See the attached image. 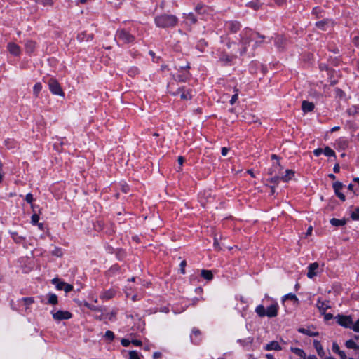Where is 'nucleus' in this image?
<instances>
[{
	"label": "nucleus",
	"mask_w": 359,
	"mask_h": 359,
	"mask_svg": "<svg viewBox=\"0 0 359 359\" xmlns=\"http://www.w3.org/2000/svg\"><path fill=\"white\" fill-rule=\"evenodd\" d=\"M265 38L264 36L260 35L259 33H250V30H245L241 35L240 55H243L247 50V45L250 41H255L254 47H257Z\"/></svg>",
	"instance_id": "nucleus-1"
},
{
	"label": "nucleus",
	"mask_w": 359,
	"mask_h": 359,
	"mask_svg": "<svg viewBox=\"0 0 359 359\" xmlns=\"http://www.w3.org/2000/svg\"><path fill=\"white\" fill-rule=\"evenodd\" d=\"M178 22V18L171 14H162L155 18V23L161 28L174 27Z\"/></svg>",
	"instance_id": "nucleus-2"
},
{
	"label": "nucleus",
	"mask_w": 359,
	"mask_h": 359,
	"mask_svg": "<svg viewBox=\"0 0 359 359\" xmlns=\"http://www.w3.org/2000/svg\"><path fill=\"white\" fill-rule=\"evenodd\" d=\"M278 306L273 304L269 306L266 310L263 305H259L255 309V312L259 317L268 316L269 318L276 317L278 314Z\"/></svg>",
	"instance_id": "nucleus-3"
},
{
	"label": "nucleus",
	"mask_w": 359,
	"mask_h": 359,
	"mask_svg": "<svg viewBox=\"0 0 359 359\" xmlns=\"http://www.w3.org/2000/svg\"><path fill=\"white\" fill-rule=\"evenodd\" d=\"M48 86L50 92L56 95H59L61 97L65 96V93L58 83V81L55 79H50L48 81Z\"/></svg>",
	"instance_id": "nucleus-4"
},
{
	"label": "nucleus",
	"mask_w": 359,
	"mask_h": 359,
	"mask_svg": "<svg viewBox=\"0 0 359 359\" xmlns=\"http://www.w3.org/2000/svg\"><path fill=\"white\" fill-rule=\"evenodd\" d=\"M116 37L126 43H132L135 40V36L125 29H118Z\"/></svg>",
	"instance_id": "nucleus-5"
},
{
	"label": "nucleus",
	"mask_w": 359,
	"mask_h": 359,
	"mask_svg": "<svg viewBox=\"0 0 359 359\" xmlns=\"http://www.w3.org/2000/svg\"><path fill=\"white\" fill-rule=\"evenodd\" d=\"M337 323L346 328L352 329L353 320L350 316L338 315L337 316Z\"/></svg>",
	"instance_id": "nucleus-6"
},
{
	"label": "nucleus",
	"mask_w": 359,
	"mask_h": 359,
	"mask_svg": "<svg viewBox=\"0 0 359 359\" xmlns=\"http://www.w3.org/2000/svg\"><path fill=\"white\" fill-rule=\"evenodd\" d=\"M53 319L56 320H67L72 318V313L67 311H57L52 313Z\"/></svg>",
	"instance_id": "nucleus-7"
},
{
	"label": "nucleus",
	"mask_w": 359,
	"mask_h": 359,
	"mask_svg": "<svg viewBox=\"0 0 359 359\" xmlns=\"http://www.w3.org/2000/svg\"><path fill=\"white\" fill-rule=\"evenodd\" d=\"M225 27L232 33H236L240 29L241 24L237 21H229L226 23Z\"/></svg>",
	"instance_id": "nucleus-8"
},
{
	"label": "nucleus",
	"mask_w": 359,
	"mask_h": 359,
	"mask_svg": "<svg viewBox=\"0 0 359 359\" xmlns=\"http://www.w3.org/2000/svg\"><path fill=\"white\" fill-rule=\"evenodd\" d=\"M8 51L15 56H18L20 54V48L15 43H8L7 45Z\"/></svg>",
	"instance_id": "nucleus-9"
},
{
	"label": "nucleus",
	"mask_w": 359,
	"mask_h": 359,
	"mask_svg": "<svg viewBox=\"0 0 359 359\" xmlns=\"http://www.w3.org/2000/svg\"><path fill=\"white\" fill-rule=\"evenodd\" d=\"M319 268V264L317 262L311 264L308 267L307 276L309 278H313L318 273L317 270Z\"/></svg>",
	"instance_id": "nucleus-10"
},
{
	"label": "nucleus",
	"mask_w": 359,
	"mask_h": 359,
	"mask_svg": "<svg viewBox=\"0 0 359 359\" xmlns=\"http://www.w3.org/2000/svg\"><path fill=\"white\" fill-rule=\"evenodd\" d=\"M343 184L340 182H336L333 184V189L334 190V192L336 195L343 201H345L346 197L345 196L340 192V190L342 189Z\"/></svg>",
	"instance_id": "nucleus-11"
},
{
	"label": "nucleus",
	"mask_w": 359,
	"mask_h": 359,
	"mask_svg": "<svg viewBox=\"0 0 359 359\" xmlns=\"http://www.w3.org/2000/svg\"><path fill=\"white\" fill-rule=\"evenodd\" d=\"M264 350L266 351H280L282 347L279 344V343L276 341H272L270 343L267 344L264 347Z\"/></svg>",
	"instance_id": "nucleus-12"
},
{
	"label": "nucleus",
	"mask_w": 359,
	"mask_h": 359,
	"mask_svg": "<svg viewBox=\"0 0 359 359\" xmlns=\"http://www.w3.org/2000/svg\"><path fill=\"white\" fill-rule=\"evenodd\" d=\"M316 306L320 310V312L325 313V311L330 308L328 302H323L320 299H318L316 303Z\"/></svg>",
	"instance_id": "nucleus-13"
},
{
	"label": "nucleus",
	"mask_w": 359,
	"mask_h": 359,
	"mask_svg": "<svg viewBox=\"0 0 359 359\" xmlns=\"http://www.w3.org/2000/svg\"><path fill=\"white\" fill-rule=\"evenodd\" d=\"M302 108L304 112H310L313 110L314 104L312 102L304 100L302 102Z\"/></svg>",
	"instance_id": "nucleus-14"
},
{
	"label": "nucleus",
	"mask_w": 359,
	"mask_h": 359,
	"mask_svg": "<svg viewBox=\"0 0 359 359\" xmlns=\"http://www.w3.org/2000/svg\"><path fill=\"white\" fill-rule=\"evenodd\" d=\"M183 90H184L183 88H180L177 90V91L176 93H173L172 95H177L180 94V93H182L181 95H180L181 99H182V100H190L191 98V95L189 91L184 92Z\"/></svg>",
	"instance_id": "nucleus-15"
},
{
	"label": "nucleus",
	"mask_w": 359,
	"mask_h": 359,
	"mask_svg": "<svg viewBox=\"0 0 359 359\" xmlns=\"http://www.w3.org/2000/svg\"><path fill=\"white\" fill-rule=\"evenodd\" d=\"M298 332L304 334H306L310 337H316L318 336L319 333L318 332L312 331L310 328H299Z\"/></svg>",
	"instance_id": "nucleus-16"
},
{
	"label": "nucleus",
	"mask_w": 359,
	"mask_h": 359,
	"mask_svg": "<svg viewBox=\"0 0 359 359\" xmlns=\"http://www.w3.org/2000/svg\"><path fill=\"white\" fill-rule=\"evenodd\" d=\"M25 46L26 52L28 53H32L35 49L36 43L32 40H27Z\"/></svg>",
	"instance_id": "nucleus-17"
},
{
	"label": "nucleus",
	"mask_w": 359,
	"mask_h": 359,
	"mask_svg": "<svg viewBox=\"0 0 359 359\" xmlns=\"http://www.w3.org/2000/svg\"><path fill=\"white\" fill-rule=\"evenodd\" d=\"M313 346L318 354L319 356L322 357L325 355V351L323 348L322 345L320 344V341L318 340L313 341Z\"/></svg>",
	"instance_id": "nucleus-18"
},
{
	"label": "nucleus",
	"mask_w": 359,
	"mask_h": 359,
	"mask_svg": "<svg viewBox=\"0 0 359 359\" xmlns=\"http://www.w3.org/2000/svg\"><path fill=\"white\" fill-rule=\"evenodd\" d=\"M11 236L16 243H23L25 240V236L19 235L17 232H11Z\"/></svg>",
	"instance_id": "nucleus-19"
},
{
	"label": "nucleus",
	"mask_w": 359,
	"mask_h": 359,
	"mask_svg": "<svg viewBox=\"0 0 359 359\" xmlns=\"http://www.w3.org/2000/svg\"><path fill=\"white\" fill-rule=\"evenodd\" d=\"M294 171L292 170H287L285 171V175L281 177V180H283L285 182H288L289 180H292V178L294 175Z\"/></svg>",
	"instance_id": "nucleus-20"
},
{
	"label": "nucleus",
	"mask_w": 359,
	"mask_h": 359,
	"mask_svg": "<svg viewBox=\"0 0 359 359\" xmlns=\"http://www.w3.org/2000/svg\"><path fill=\"white\" fill-rule=\"evenodd\" d=\"M233 57L229 56L226 53H222L219 57L221 62H224V65H230L232 61Z\"/></svg>",
	"instance_id": "nucleus-21"
},
{
	"label": "nucleus",
	"mask_w": 359,
	"mask_h": 359,
	"mask_svg": "<svg viewBox=\"0 0 359 359\" xmlns=\"http://www.w3.org/2000/svg\"><path fill=\"white\" fill-rule=\"evenodd\" d=\"M201 275L203 278L208 280H210L213 278L212 271L209 270L203 269L201 272Z\"/></svg>",
	"instance_id": "nucleus-22"
},
{
	"label": "nucleus",
	"mask_w": 359,
	"mask_h": 359,
	"mask_svg": "<svg viewBox=\"0 0 359 359\" xmlns=\"http://www.w3.org/2000/svg\"><path fill=\"white\" fill-rule=\"evenodd\" d=\"M330 224L334 226H341L346 224V220L332 218L330 219Z\"/></svg>",
	"instance_id": "nucleus-23"
},
{
	"label": "nucleus",
	"mask_w": 359,
	"mask_h": 359,
	"mask_svg": "<svg viewBox=\"0 0 359 359\" xmlns=\"http://www.w3.org/2000/svg\"><path fill=\"white\" fill-rule=\"evenodd\" d=\"M115 295V291L113 290H109L107 291L104 292L102 295L101 298L109 299L112 298Z\"/></svg>",
	"instance_id": "nucleus-24"
},
{
	"label": "nucleus",
	"mask_w": 359,
	"mask_h": 359,
	"mask_svg": "<svg viewBox=\"0 0 359 359\" xmlns=\"http://www.w3.org/2000/svg\"><path fill=\"white\" fill-rule=\"evenodd\" d=\"M285 43V39L283 36H277L275 39V43L278 48L280 49L283 47L284 43Z\"/></svg>",
	"instance_id": "nucleus-25"
},
{
	"label": "nucleus",
	"mask_w": 359,
	"mask_h": 359,
	"mask_svg": "<svg viewBox=\"0 0 359 359\" xmlns=\"http://www.w3.org/2000/svg\"><path fill=\"white\" fill-rule=\"evenodd\" d=\"M346 346L348 348H351V349H355V350L359 349V345L357 344L353 339L346 341Z\"/></svg>",
	"instance_id": "nucleus-26"
},
{
	"label": "nucleus",
	"mask_w": 359,
	"mask_h": 359,
	"mask_svg": "<svg viewBox=\"0 0 359 359\" xmlns=\"http://www.w3.org/2000/svg\"><path fill=\"white\" fill-rule=\"evenodd\" d=\"M247 6L257 10L260 7V4L258 0H252L247 4Z\"/></svg>",
	"instance_id": "nucleus-27"
},
{
	"label": "nucleus",
	"mask_w": 359,
	"mask_h": 359,
	"mask_svg": "<svg viewBox=\"0 0 359 359\" xmlns=\"http://www.w3.org/2000/svg\"><path fill=\"white\" fill-rule=\"evenodd\" d=\"M329 20L327 19V20H321V21H318L316 23V26L322 29V30H324L325 29V26L327 25Z\"/></svg>",
	"instance_id": "nucleus-28"
},
{
	"label": "nucleus",
	"mask_w": 359,
	"mask_h": 359,
	"mask_svg": "<svg viewBox=\"0 0 359 359\" xmlns=\"http://www.w3.org/2000/svg\"><path fill=\"white\" fill-rule=\"evenodd\" d=\"M52 283L55 285L57 290H62L64 287L65 283L60 282L58 278H54Z\"/></svg>",
	"instance_id": "nucleus-29"
},
{
	"label": "nucleus",
	"mask_w": 359,
	"mask_h": 359,
	"mask_svg": "<svg viewBox=\"0 0 359 359\" xmlns=\"http://www.w3.org/2000/svg\"><path fill=\"white\" fill-rule=\"evenodd\" d=\"M57 297L55 294H50L48 297V302L50 304H57Z\"/></svg>",
	"instance_id": "nucleus-30"
},
{
	"label": "nucleus",
	"mask_w": 359,
	"mask_h": 359,
	"mask_svg": "<svg viewBox=\"0 0 359 359\" xmlns=\"http://www.w3.org/2000/svg\"><path fill=\"white\" fill-rule=\"evenodd\" d=\"M189 78V73L187 72L186 73L183 74H180L177 76L176 80H178L179 81L184 82Z\"/></svg>",
	"instance_id": "nucleus-31"
},
{
	"label": "nucleus",
	"mask_w": 359,
	"mask_h": 359,
	"mask_svg": "<svg viewBox=\"0 0 359 359\" xmlns=\"http://www.w3.org/2000/svg\"><path fill=\"white\" fill-rule=\"evenodd\" d=\"M323 153L327 156H335L334 151L331 148H330L329 147H326L324 149Z\"/></svg>",
	"instance_id": "nucleus-32"
},
{
	"label": "nucleus",
	"mask_w": 359,
	"mask_h": 359,
	"mask_svg": "<svg viewBox=\"0 0 359 359\" xmlns=\"http://www.w3.org/2000/svg\"><path fill=\"white\" fill-rule=\"evenodd\" d=\"M287 299H290V300H293L294 302H297L298 301V299L297 297V296L294 294H292V293H289L286 295H285L283 298V301H285Z\"/></svg>",
	"instance_id": "nucleus-33"
},
{
	"label": "nucleus",
	"mask_w": 359,
	"mask_h": 359,
	"mask_svg": "<svg viewBox=\"0 0 359 359\" xmlns=\"http://www.w3.org/2000/svg\"><path fill=\"white\" fill-rule=\"evenodd\" d=\"M42 89V86L40 83H37L34 85V88H33V92H34V94L36 95V96H38L39 93H40V91Z\"/></svg>",
	"instance_id": "nucleus-34"
},
{
	"label": "nucleus",
	"mask_w": 359,
	"mask_h": 359,
	"mask_svg": "<svg viewBox=\"0 0 359 359\" xmlns=\"http://www.w3.org/2000/svg\"><path fill=\"white\" fill-rule=\"evenodd\" d=\"M186 19L189 21L191 24H195L196 22V18L192 13H189L187 15Z\"/></svg>",
	"instance_id": "nucleus-35"
},
{
	"label": "nucleus",
	"mask_w": 359,
	"mask_h": 359,
	"mask_svg": "<svg viewBox=\"0 0 359 359\" xmlns=\"http://www.w3.org/2000/svg\"><path fill=\"white\" fill-rule=\"evenodd\" d=\"M128 359H140V356L136 351H128Z\"/></svg>",
	"instance_id": "nucleus-36"
},
{
	"label": "nucleus",
	"mask_w": 359,
	"mask_h": 359,
	"mask_svg": "<svg viewBox=\"0 0 359 359\" xmlns=\"http://www.w3.org/2000/svg\"><path fill=\"white\" fill-rule=\"evenodd\" d=\"M322 12H323V10L319 7H315L312 11L313 14L315 15L316 16V18L322 17L323 16L321 15Z\"/></svg>",
	"instance_id": "nucleus-37"
},
{
	"label": "nucleus",
	"mask_w": 359,
	"mask_h": 359,
	"mask_svg": "<svg viewBox=\"0 0 359 359\" xmlns=\"http://www.w3.org/2000/svg\"><path fill=\"white\" fill-rule=\"evenodd\" d=\"M292 351H293L294 353H295L299 356L305 358L306 354H305L304 351L302 349H300V348H295L292 349Z\"/></svg>",
	"instance_id": "nucleus-38"
},
{
	"label": "nucleus",
	"mask_w": 359,
	"mask_h": 359,
	"mask_svg": "<svg viewBox=\"0 0 359 359\" xmlns=\"http://www.w3.org/2000/svg\"><path fill=\"white\" fill-rule=\"evenodd\" d=\"M139 73V69L135 67H132L128 70V74L130 76H134Z\"/></svg>",
	"instance_id": "nucleus-39"
},
{
	"label": "nucleus",
	"mask_w": 359,
	"mask_h": 359,
	"mask_svg": "<svg viewBox=\"0 0 359 359\" xmlns=\"http://www.w3.org/2000/svg\"><path fill=\"white\" fill-rule=\"evenodd\" d=\"M104 337L109 339V341H112L114 339V334L113 332L107 330L105 332Z\"/></svg>",
	"instance_id": "nucleus-40"
},
{
	"label": "nucleus",
	"mask_w": 359,
	"mask_h": 359,
	"mask_svg": "<svg viewBox=\"0 0 359 359\" xmlns=\"http://www.w3.org/2000/svg\"><path fill=\"white\" fill-rule=\"evenodd\" d=\"M351 218L353 219V220H357L359 219V208H356L355 210V211H353L352 213H351Z\"/></svg>",
	"instance_id": "nucleus-41"
},
{
	"label": "nucleus",
	"mask_w": 359,
	"mask_h": 359,
	"mask_svg": "<svg viewBox=\"0 0 359 359\" xmlns=\"http://www.w3.org/2000/svg\"><path fill=\"white\" fill-rule=\"evenodd\" d=\"M39 220V215L36 213L33 214L32 216V220H31L32 224L34 225L38 223Z\"/></svg>",
	"instance_id": "nucleus-42"
},
{
	"label": "nucleus",
	"mask_w": 359,
	"mask_h": 359,
	"mask_svg": "<svg viewBox=\"0 0 359 359\" xmlns=\"http://www.w3.org/2000/svg\"><path fill=\"white\" fill-rule=\"evenodd\" d=\"M334 91H335L336 97L341 98L344 96V93L342 90H341L339 88H336L334 90Z\"/></svg>",
	"instance_id": "nucleus-43"
},
{
	"label": "nucleus",
	"mask_w": 359,
	"mask_h": 359,
	"mask_svg": "<svg viewBox=\"0 0 359 359\" xmlns=\"http://www.w3.org/2000/svg\"><path fill=\"white\" fill-rule=\"evenodd\" d=\"M65 292H69L73 290V286L70 284L65 283L64 287L62 289Z\"/></svg>",
	"instance_id": "nucleus-44"
},
{
	"label": "nucleus",
	"mask_w": 359,
	"mask_h": 359,
	"mask_svg": "<svg viewBox=\"0 0 359 359\" xmlns=\"http://www.w3.org/2000/svg\"><path fill=\"white\" fill-rule=\"evenodd\" d=\"M25 305H30L34 302V300L31 297H24L22 299Z\"/></svg>",
	"instance_id": "nucleus-45"
},
{
	"label": "nucleus",
	"mask_w": 359,
	"mask_h": 359,
	"mask_svg": "<svg viewBox=\"0 0 359 359\" xmlns=\"http://www.w3.org/2000/svg\"><path fill=\"white\" fill-rule=\"evenodd\" d=\"M280 180L281 177H280L279 176H274L273 177H271L269 180L272 184H278Z\"/></svg>",
	"instance_id": "nucleus-46"
},
{
	"label": "nucleus",
	"mask_w": 359,
	"mask_h": 359,
	"mask_svg": "<svg viewBox=\"0 0 359 359\" xmlns=\"http://www.w3.org/2000/svg\"><path fill=\"white\" fill-rule=\"evenodd\" d=\"M332 351L337 354L341 351L339 345L336 342L332 344Z\"/></svg>",
	"instance_id": "nucleus-47"
},
{
	"label": "nucleus",
	"mask_w": 359,
	"mask_h": 359,
	"mask_svg": "<svg viewBox=\"0 0 359 359\" xmlns=\"http://www.w3.org/2000/svg\"><path fill=\"white\" fill-rule=\"evenodd\" d=\"M187 265V262L185 260H183L180 263V271L182 274L185 273V266Z\"/></svg>",
	"instance_id": "nucleus-48"
},
{
	"label": "nucleus",
	"mask_w": 359,
	"mask_h": 359,
	"mask_svg": "<svg viewBox=\"0 0 359 359\" xmlns=\"http://www.w3.org/2000/svg\"><path fill=\"white\" fill-rule=\"evenodd\" d=\"M121 345L124 347H127L130 345V344L131 343V341H130L128 339H122L121 341Z\"/></svg>",
	"instance_id": "nucleus-49"
},
{
	"label": "nucleus",
	"mask_w": 359,
	"mask_h": 359,
	"mask_svg": "<svg viewBox=\"0 0 359 359\" xmlns=\"http://www.w3.org/2000/svg\"><path fill=\"white\" fill-rule=\"evenodd\" d=\"M25 200L27 203H32V202L33 201V196L32 194L29 193L26 195L25 196Z\"/></svg>",
	"instance_id": "nucleus-50"
},
{
	"label": "nucleus",
	"mask_w": 359,
	"mask_h": 359,
	"mask_svg": "<svg viewBox=\"0 0 359 359\" xmlns=\"http://www.w3.org/2000/svg\"><path fill=\"white\" fill-rule=\"evenodd\" d=\"M322 153H323V150L321 148H318L313 151L316 156H319Z\"/></svg>",
	"instance_id": "nucleus-51"
},
{
	"label": "nucleus",
	"mask_w": 359,
	"mask_h": 359,
	"mask_svg": "<svg viewBox=\"0 0 359 359\" xmlns=\"http://www.w3.org/2000/svg\"><path fill=\"white\" fill-rule=\"evenodd\" d=\"M276 170L278 169V170H281L283 169L280 163L278 161H277L273 165H272Z\"/></svg>",
	"instance_id": "nucleus-52"
},
{
	"label": "nucleus",
	"mask_w": 359,
	"mask_h": 359,
	"mask_svg": "<svg viewBox=\"0 0 359 359\" xmlns=\"http://www.w3.org/2000/svg\"><path fill=\"white\" fill-rule=\"evenodd\" d=\"M237 100H238V93H236L231 97V99L230 100L231 104H233L236 102Z\"/></svg>",
	"instance_id": "nucleus-53"
},
{
	"label": "nucleus",
	"mask_w": 359,
	"mask_h": 359,
	"mask_svg": "<svg viewBox=\"0 0 359 359\" xmlns=\"http://www.w3.org/2000/svg\"><path fill=\"white\" fill-rule=\"evenodd\" d=\"M323 313L324 314L325 320L327 321L333 318V315L331 313H325V312Z\"/></svg>",
	"instance_id": "nucleus-54"
},
{
	"label": "nucleus",
	"mask_w": 359,
	"mask_h": 359,
	"mask_svg": "<svg viewBox=\"0 0 359 359\" xmlns=\"http://www.w3.org/2000/svg\"><path fill=\"white\" fill-rule=\"evenodd\" d=\"M189 69H190V66H189V63L179 66V70H183V69L188 70Z\"/></svg>",
	"instance_id": "nucleus-55"
},
{
	"label": "nucleus",
	"mask_w": 359,
	"mask_h": 359,
	"mask_svg": "<svg viewBox=\"0 0 359 359\" xmlns=\"http://www.w3.org/2000/svg\"><path fill=\"white\" fill-rule=\"evenodd\" d=\"M121 190L124 193H127L129 190V187L128 184H124L121 185Z\"/></svg>",
	"instance_id": "nucleus-56"
},
{
	"label": "nucleus",
	"mask_w": 359,
	"mask_h": 359,
	"mask_svg": "<svg viewBox=\"0 0 359 359\" xmlns=\"http://www.w3.org/2000/svg\"><path fill=\"white\" fill-rule=\"evenodd\" d=\"M131 343L134 344L135 346H140L142 345V341L140 340L134 339L131 341Z\"/></svg>",
	"instance_id": "nucleus-57"
},
{
	"label": "nucleus",
	"mask_w": 359,
	"mask_h": 359,
	"mask_svg": "<svg viewBox=\"0 0 359 359\" xmlns=\"http://www.w3.org/2000/svg\"><path fill=\"white\" fill-rule=\"evenodd\" d=\"M229 150V148H227V147H222V151H221V152H222V156H226V154H227V153H228Z\"/></svg>",
	"instance_id": "nucleus-58"
},
{
	"label": "nucleus",
	"mask_w": 359,
	"mask_h": 359,
	"mask_svg": "<svg viewBox=\"0 0 359 359\" xmlns=\"http://www.w3.org/2000/svg\"><path fill=\"white\" fill-rule=\"evenodd\" d=\"M177 162L180 165H182L184 162V158L183 156H178L177 158Z\"/></svg>",
	"instance_id": "nucleus-59"
},
{
	"label": "nucleus",
	"mask_w": 359,
	"mask_h": 359,
	"mask_svg": "<svg viewBox=\"0 0 359 359\" xmlns=\"http://www.w3.org/2000/svg\"><path fill=\"white\" fill-rule=\"evenodd\" d=\"M338 355L340 356L341 359H346L347 358V356H346V353L344 351H341L338 353Z\"/></svg>",
	"instance_id": "nucleus-60"
},
{
	"label": "nucleus",
	"mask_w": 359,
	"mask_h": 359,
	"mask_svg": "<svg viewBox=\"0 0 359 359\" xmlns=\"http://www.w3.org/2000/svg\"><path fill=\"white\" fill-rule=\"evenodd\" d=\"M84 306L88 308L90 310H95V306L93 305L90 304L89 303L86 302L84 304Z\"/></svg>",
	"instance_id": "nucleus-61"
},
{
	"label": "nucleus",
	"mask_w": 359,
	"mask_h": 359,
	"mask_svg": "<svg viewBox=\"0 0 359 359\" xmlns=\"http://www.w3.org/2000/svg\"><path fill=\"white\" fill-rule=\"evenodd\" d=\"M312 231H313V227L311 226H310L307 229V231L306 233V236H309L311 235Z\"/></svg>",
	"instance_id": "nucleus-62"
},
{
	"label": "nucleus",
	"mask_w": 359,
	"mask_h": 359,
	"mask_svg": "<svg viewBox=\"0 0 359 359\" xmlns=\"http://www.w3.org/2000/svg\"><path fill=\"white\" fill-rule=\"evenodd\" d=\"M118 269H119L118 266L117 265H114V266H111L109 271L114 273V272L118 271Z\"/></svg>",
	"instance_id": "nucleus-63"
},
{
	"label": "nucleus",
	"mask_w": 359,
	"mask_h": 359,
	"mask_svg": "<svg viewBox=\"0 0 359 359\" xmlns=\"http://www.w3.org/2000/svg\"><path fill=\"white\" fill-rule=\"evenodd\" d=\"M339 170H340V167H339V164H335L334 168H333V170L334 172H339Z\"/></svg>",
	"instance_id": "nucleus-64"
}]
</instances>
